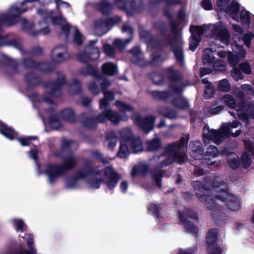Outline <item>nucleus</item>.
Segmentation results:
<instances>
[{"instance_id":"obj_58","label":"nucleus","mask_w":254,"mask_h":254,"mask_svg":"<svg viewBox=\"0 0 254 254\" xmlns=\"http://www.w3.org/2000/svg\"><path fill=\"white\" fill-rule=\"evenodd\" d=\"M162 177V172L161 171H158L153 173V178L154 180L156 183L158 187L160 186V182L161 177Z\"/></svg>"},{"instance_id":"obj_18","label":"nucleus","mask_w":254,"mask_h":254,"mask_svg":"<svg viewBox=\"0 0 254 254\" xmlns=\"http://www.w3.org/2000/svg\"><path fill=\"white\" fill-rule=\"evenodd\" d=\"M217 231L216 229L210 230L208 233L206 240L208 247L209 254H222L221 249L217 246H213L216 241Z\"/></svg>"},{"instance_id":"obj_9","label":"nucleus","mask_w":254,"mask_h":254,"mask_svg":"<svg viewBox=\"0 0 254 254\" xmlns=\"http://www.w3.org/2000/svg\"><path fill=\"white\" fill-rule=\"evenodd\" d=\"M188 143V139L182 137L179 142H176L169 144L165 149V155L162 157L164 158L161 164V167L166 166L173 162L182 163L185 162L187 155L183 149Z\"/></svg>"},{"instance_id":"obj_4","label":"nucleus","mask_w":254,"mask_h":254,"mask_svg":"<svg viewBox=\"0 0 254 254\" xmlns=\"http://www.w3.org/2000/svg\"><path fill=\"white\" fill-rule=\"evenodd\" d=\"M89 176L87 183L90 188L97 189L102 182H106L108 188L112 190L116 186L119 179V175L110 167H97L93 171L82 170L78 172L75 178L68 179L65 184L67 188L74 189L79 186V180Z\"/></svg>"},{"instance_id":"obj_21","label":"nucleus","mask_w":254,"mask_h":254,"mask_svg":"<svg viewBox=\"0 0 254 254\" xmlns=\"http://www.w3.org/2000/svg\"><path fill=\"white\" fill-rule=\"evenodd\" d=\"M202 144L198 141H194L190 144L191 148V156L196 160H200L202 158L203 150L201 148Z\"/></svg>"},{"instance_id":"obj_6","label":"nucleus","mask_w":254,"mask_h":254,"mask_svg":"<svg viewBox=\"0 0 254 254\" xmlns=\"http://www.w3.org/2000/svg\"><path fill=\"white\" fill-rule=\"evenodd\" d=\"M190 31L191 37L190 39V49L194 51L200 40V36L205 34L206 37L212 36L220 40L223 43L227 45L230 40V34L228 30L222 22L214 24H209L203 26H191Z\"/></svg>"},{"instance_id":"obj_1","label":"nucleus","mask_w":254,"mask_h":254,"mask_svg":"<svg viewBox=\"0 0 254 254\" xmlns=\"http://www.w3.org/2000/svg\"><path fill=\"white\" fill-rule=\"evenodd\" d=\"M98 84L101 85V89L104 95V97L100 101V108L101 113L95 120L88 119L84 123V125L88 127L92 128L93 126L92 124L95 122L103 123L109 120L114 124H118L121 121L127 120L128 118L127 113L131 112L133 109L132 107L121 101H117L115 106L119 112L113 111L110 107L109 102L114 100V95L112 92L105 90L110 86V81L100 75L94 81L88 83V89L93 93L98 94L100 92V88Z\"/></svg>"},{"instance_id":"obj_63","label":"nucleus","mask_w":254,"mask_h":254,"mask_svg":"<svg viewBox=\"0 0 254 254\" xmlns=\"http://www.w3.org/2000/svg\"><path fill=\"white\" fill-rule=\"evenodd\" d=\"M38 154V151L36 148L32 149L29 154V157L33 159L35 162L37 164V156Z\"/></svg>"},{"instance_id":"obj_37","label":"nucleus","mask_w":254,"mask_h":254,"mask_svg":"<svg viewBox=\"0 0 254 254\" xmlns=\"http://www.w3.org/2000/svg\"><path fill=\"white\" fill-rule=\"evenodd\" d=\"M232 50L234 52L239 56V58L244 59L246 57V51L244 49L243 46H240L236 43H234L232 45Z\"/></svg>"},{"instance_id":"obj_42","label":"nucleus","mask_w":254,"mask_h":254,"mask_svg":"<svg viewBox=\"0 0 254 254\" xmlns=\"http://www.w3.org/2000/svg\"><path fill=\"white\" fill-rule=\"evenodd\" d=\"M252 162L251 156L247 152H244L241 156V163L245 168L249 167Z\"/></svg>"},{"instance_id":"obj_15","label":"nucleus","mask_w":254,"mask_h":254,"mask_svg":"<svg viewBox=\"0 0 254 254\" xmlns=\"http://www.w3.org/2000/svg\"><path fill=\"white\" fill-rule=\"evenodd\" d=\"M245 107L247 109H243V106H239L236 114L239 118L244 120L246 124H249L248 118H254V104L250 102L246 104Z\"/></svg>"},{"instance_id":"obj_17","label":"nucleus","mask_w":254,"mask_h":254,"mask_svg":"<svg viewBox=\"0 0 254 254\" xmlns=\"http://www.w3.org/2000/svg\"><path fill=\"white\" fill-rule=\"evenodd\" d=\"M185 214L189 218L195 219L196 215L193 211L186 210L185 213L183 214L181 212H179V216L180 220L184 224L186 230L192 234H195L197 232V228L192 224L189 220L186 219L184 215Z\"/></svg>"},{"instance_id":"obj_52","label":"nucleus","mask_w":254,"mask_h":254,"mask_svg":"<svg viewBox=\"0 0 254 254\" xmlns=\"http://www.w3.org/2000/svg\"><path fill=\"white\" fill-rule=\"evenodd\" d=\"M239 66L240 69L242 70L245 73L248 74L251 73V67L248 62H245L241 63L239 64Z\"/></svg>"},{"instance_id":"obj_60","label":"nucleus","mask_w":254,"mask_h":254,"mask_svg":"<svg viewBox=\"0 0 254 254\" xmlns=\"http://www.w3.org/2000/svg\"><path fill=\"white\" fill-rule=\"evenodd\" d=\"M62 146L64 148H65L66 146L72 148L76 147L77 144L72 141L64 139L63 140Z\"/></svg>"},{"instance_id":"obj_55","label":"nucleus","mask_w":254,"mask_h":254,"mask_svg":"<svg viewBox=\"0 0 254 254\" xmlns=\"http://www.w3.org/2000/svg\"><path fill=\"white\" fill-rule=\"evenodd\" d=\"M49 125L52 128L55 129L59 128L61 127L60 121L56 117H51L49 119Z\"/></svg>"},{"instance_id":"obj_7","label":"nucleus","mask_w":254,"mask_h":254,"mask_svg":"<svg viewBox=\"0 0 254 254\" xmlns=\"http://www.w3.org/2000/svg\"><path fill=\"white\" fill-rule=\"evenodd\" d=\"M240 123L237 121L229 124L223 123L218 130L210 129L207 125H205L203 129V141L205 144H207L212 141L214 143L218 144L230 135L237 137L241 134V130H237L235 132H233V129L238 127Z\"/></svg>"},{"instance_id":"obj_53","label":"nucleus","mask_w":254,"mask_h":254,"mask_svg":"<svg viewBox=\"0 0 254 254\" xmlns=\"http://www.w3.org/2000/svg\"><path fill=\"white\" fill-rule=\"evenodd\" d=\"M254 37V34L252 33H246L243 38V40L244 44L248 48H249L251 45V40Z\"/></svg>"},{"instance_id":"obj_30","label":"nucleus","mask_w":254,"mask_h":254,"mask_svg":"<svg viewBox=\"0 0 254 254\" xmlns=\"http://www.w3.org/2000/svg\"><path fill=\"white\" fill-rule=\"evenodd\" d=\"M128 143L125 141H121L119 151L118 153V156L120 158H126L129 154V150L127 145Z\"/></svg>"},{"instance_id":"obj_44","label":"nucleus","mask_w":254,"mask_h":254,"mask_svg":"<svg viewBox=\"0 0 254 254\" xmlns=\"http://www.w3.org/2000/svg\"><path fill=\"white\" fill-rule=\"evenodd\" d=\"M100 8L103 14H106L112 10L113 6L106 1H104L100 4Z\"/></svg>"},{"instance_id":"obj_20","label":"nucleus","mask_w":254,"mask_h":254,"mask_svg":"<svg viewBox=\"0 0 254 254\" xmlns=\"http://www.w3.org/2000/svg\"><path fill=\"white\" fill-rule=\"evenodd\" d=\"M132 54V58L131 61L140 66H144L147 64L145 61L143 55L140 52L138 47H136L133 48L131 51Z\"/></svg>"},{"instance_id":"obj_36","label":"nucleus","mask_w":254,"mask_h":254,"mask_svg":"<svg viewBox=\"0 0 254 254\" xmlns=\"http://www.w3.org/2000/svg\"><path fill=\"white\" fill-rule=\"evenodd\" d=\"M218 89L223 92H229L231 89V84L227 79H223L219 81Z\"/></svg>"},{"instance_id":"obj_25","label":"nucleus","mask_w":254,"mask_h":254,"mask_svg":"<svg viewBox=\"0 0 254 254\" xmlns=\"http://www.w3.org/2000/svg\"><path fill=\"white\" fill-rule=\"evenodd\" d=\"M24 64L26 66L36 68L44 71H47L49 70L48 69L46 68L48 64V63H36L31 59H27L24 61Z\"/></svg>"},{"instance_id":"obj_13","label":"nucleus","mask_w":254,"mask_h":254,"mask_svg":"<svg viewBox=\"0 0 254 254\" xmlns=\"http://www.w3.org/2000/svg\"><path fill=\"white\" fill-rule=\"evenodd\" d=\"M64 83V76L62 72L58 73V82L50 83L46 87V92L48 95L53 96H59L61 94V87Z\"/></svg>"},{"instance_id":"obj_62","label":"nucleus","mask_w":254,"mask_h":254,"mask_svg":"<svg viewBox=\"0 0 254 254\" xmlns=\"http://www.w3.org/2000/svg\"><path fill=\"white\" fill-rule=\"evenodd\" d=\"M151 77L155 84L159 85L162 83V76L160 75L157 73H153Z\"/></svg>"},{"instance_id":"obj_23","label":"nucleus","mask_w":254,"mask_h":254,"mask_svg":"<svg viewBox=\"0 0 254 254\" xmlns=\"http://www.w3.org/2000/svg\"><path fill=\"white\" fill-rule=\"evenodd\" d=\"M130 145V148L134 153H138L143 151L142 141L139 137L133 138L128 142V145Z\"/></svg>"},{"instance_id":"obj_19","label":"nucleus","mask_w":254,"mask_h":254,"mask_svg":"<svg viewBox=\"0 0 254 254\" xmlns=\"http://www.w3.org/2000/svg\"><path fill=\"white\" fill-rule=\"evenodd\" d=\"M240 10L239 4L235 0H233L224 10L226 16L231 17L233 20L237 22L239 21L238 13Z\"/></svg>"},{"instance_id":"obj_8","label":"nucleus","mask_w":254,"mask_h":254,"mask_svg":"<svg viewBox=\"0 0 254 254\" xmlns=\"http://www.w3.org/2000/svg\"><path fill=\"white\" fill-rule=\"evenodd\" d=\"M77 161L76 157L70 155L66 157L62 165L47 164L42 170H40V167L37 164V170L39 174H44L48 177L50 184L54 183L57 179L61 176L65 171L70 169L74 167Z\"/></svg>"},{"instance_id":"obj_39","label":"nucleus","mask_w":254,"mask_h":254,"mask_svg":"<svg viewBox=\"0 0 254 254\" xmlns=\"http://www.w3.org/2000/svg\"><path fill=\"white\" fill-rule=\"evenodd\" d=\"M81 72L83 74H89L96 79L100 75L96 69L92 66L88 65L86 69H82Z\"/></svg>"},{"instance_id":"obj_31","label":"nucleus","mask_w":254,"mask_h":254,"mask_svg":"<svg viewBox=\"0 0 254 254\" xmlns=\"http://www.w3.org/2000/svg\"><path fill=\"white\" fill-rule=\"evenodd\" d=\"M214 59L213 51L210 49H205L203 51L202 62L204 64L212 63Z\"/></svg>"},{"instance_id":"obj_50","label":"nucleus","mask_w":254,"mask_h":254,"mask_svg":"<svg viewBox=\"0 0 254 254\" xmlns=\"http://www.w3.org/2000/svg\"><path fill=\"white\" fill-rule=\"evenodd\" d=\"M131 40V38H129L127 40L117 39L114 41V44L117 47L119 48H122L128 44L130 42Z\"/></svg>"},{"instance_id":"obj_22","label":"nucleus","mask_w":254,"mask_h":254,"mask_svg":"<svg viewBox=\"0 0 254 254\" xmlns=\"http://www.w3.org/2000/svg\"><path fill=\"white\" fill-rule=\"evenodd\" d=\"M0 132L9 139L17 138V134L12 128L1 123H0Z\"/></svg>"},{"instance_id":"obj_48","label":"nucleus","mask_w":254,"mask_h":254,"mask_svg":"<svg viewBox=\"0 0 254 254\" xmlns=\"http://www.w3.org/2000/svg\"><path fill=\"white\" fill-rule=\"evenodd\" d=\"M228 61L232 66L236 65L241 59L238 55H234L233 53H230L227 55Z\"/></svg>"},{"instance_id":"obj_40","label":"nucleus","mask_w":254,"mask_h":254,"mask_svg":"<svg viewBox=\"0 0 254 254\" xmlns=\"http://www.w3.org/2000/svg\"><path fill=\"white\" fill-rule=\"evenodd\" d=\"M80 90V84L77 79L73 80L69 85L68 91L70 94H75Z\"/></svg>"},{"instance_id":"obj_12","label":"nucleus","mask_w":254,"mask_h":254,"mask_svg":"<svg viewBox=\"0 0 254 254\" xmlns=\"http://www.w3.org/2000/svg\"><path fill=\"white\" fill-rule=\"evenodd\" d=\"M132 120L135 124L139 126L145 132H148L153 127L155 118L153 116H148L145 118H142L137 113H134L132 116Z\"/></svg>"},{"instance_id":"obj_5","label":"nucleus","mask_w":254,"mask_h":254,"mask_svg":"<svg viewBox=\"0 0 254 254\" xmlns=\"http://www.w3.org/2000/svg\"><path fill=\"white\" fill-rule=\"evenodd\" d=\"M168 75L171 80L170 91H153L151 94L156 99L171 102L176 107L185 109L189 107L187 100L181 93L183 91V85L178 72L173 67L168 69Z\"/></svg>"},{"instance_id":"obj_61","label":"nucleus","mask_w":254,"mask_h":254,"mask_svg":"<svg viewBox=\"0 0 254 254\" xmlns=\"http://www.w3.org/2000/svg\"><path fill=\"white\" fill-rule=\"evenodd\" d=\"M55 1L58 9H60L61 7H64L65 8L70 7V4L67 2L61 0H55Z\"/></svg>"},{"instance_id":"obj_38","label":"nucleus","mask_w":254,"mask_h":254,"mask_svg":"<svg viewBox=\"0 0 254 254\" xmlns=\"http://www.w3.org/2000/svg\"><path fill=\"white\" fill-rule=\"evenodd\" d=\"M159 112L166 117L170 119H175L177 117V114L174 110L165 107L160 108Z\"/></svg>"},{"instance_id":"obj_57","label":"nucleus","mask_w":254,"mask_h":254,"mask_svg":"<svg viewBox=\"0 0 254 254\" xmlns=\"http://www.w3.org/2000/svg\"><path fill=\"white\" fill-rule=\"evenodd\" d=\"M246 149L254 156V143H253L249 139L244 140Z\"/></svg>"},{"instance_id":"obj_45","label":"nucleus","mask_w":254,"mask_h":254,"mask_svg":"<svg viewBox=\"0 0 254 254\" xmlns=\"http://www.w3.org/2000/svg\"><path fill=\"white\" fill-rule=\"evenodd\" d=\"M230 156L232 157L228 159L229 165L231 168L236 169L240 165V162L238 161L237 156L235 154H231Z\"/></svg>"},{"instance_id":"obj_28","label":"nucleus","mask_w":254,"mask_h":254,"mask_svg":"<svg viewBox=\"0 0 254 254\" xmlns=\"http://www.w3.org/2000/svg\"><path fill=\"white\" fill-rule=\"evenodd\" d=\"M202 83L205 85V89L204 91V97L209 98L211 97L214 92V88L208 80L206 78L202 79Z\"/></svg>"},{"instance_id":"obj_3","label":"nucleus","mask_w":254,"mask_h":254,"mask_svg":"<svg viewBox=\"0 0 254 254\" xmlns=\"http://www.w3.org/2000/svg\"><path fill=\"white\" fill-rule=\"evenodd\" d=\"M38 14L41 15L43 21H40L37 24L28 23L26 19H22L21 22L23 28L30 35L35 36L39 35H47L50 32L47 23L45 21L49 20L54 24L61 25V32L60 35L64 38H67L69 30L74 32V42L77 45H81L84 39V36L75 27H70L68 23L62 17H56L54 16L53 11L48 12L42 9L37 11Z\"/></svg>"},{"instance_id":"obj_35","label":"nucleus","mask_w":254,"mask_h":254,"mask_svg":"<svg viewBox=\"0 0 254 254\" xmlns=\"http://www.w3.org/2000/svg\"><path fill=\"white\" fill-rule=\"evenodd\" d=\"M63 118L69 122H73L75 121L74 114L71 109H65L62 112Z\"/></svg>"},{"instance_id":"obj_16","label":"nucleus","mask_w":254,"mask_h":254,"mask_svg":"<svg viewBox=\"0 0 254 254\" xmlns=\"http://www.w3.org/2000/svg\"><path fill=\"white\" fill-rule=\"evenodd\" d=\"M51 58L53 62L57 63L64 62L69 58L66 47L63 45L56 47L52 51Z\"/></svg>"},{"instance_id":"obj_27","label":"nucleus","mask_w":254,"mask_h":254,"mask_svg":"<svg viewBox=\"0 0 254 254\" xmlns=\"http://www.w3.org/2000/svg\"><path fill=\"white\" fill-rule=\"evenodd\" d=\"M218 153L217 148L214 145H210L207 151H206V157L205 160L206 161V163L210 165L213 164L215 161H210L211 158L215 157Z\"/></svg>"},{"instance_id":"obj_2","label":"nucleus","mask_w":254,"mask_h":254,"mask_svg":"<svg viewBox=\"0 0 254 254\" xmlns=\"http://www.w3.org/2000/svg\"><path fill=\"white\" fill-rule=\"evenodd\" d=\"M193 186L199 200L204 202L208 209L214 208L218 202L225 203L227 208L232 211H238L241 208V199L230 193L225 182L218 177L214 178L210 188H206L198 181L194 182Z\"/></svg>"},{"instance_id":"obj_14","label":"nucleus","mask_w":254,"mask_h":254,"mask_svg":"<svg viewBox=\"0 0 254 254\" xmlns=\"http://www.w3.org/2000/svg\"><path fill=\"white\" fill-rule=\"evenodd\" d=\"M173 33L174 36L171 41V45L177 61L182 63L184 57L182 38L179 34L176 33L175 28H173Z\"/></svg>"},{"instance_id":"obj_11","label":"nucleus","mask_w":254,"mask_h":254,"mask_svg":"<svg viewBox=\"0 0 254 254\" xmlns=\"http://www.w3.org/2000/svg\"><path fill=\"white\" fill-rule=\"evenodd\" d=\"M98 42V40H91L88 45L86 46L84 51L79 53L77 56V59L82 63H86L89 60H95L99 59L100 52L99 49L95 46V44Z\"/></svg>"},{"instance_id":"obj_26","label":"nucleus","mask_w":254,"mask_h":254,"mask_svg":"<svg viewBox=\"0 0 254 254\" xmlns=\"http://www.w3.org/2000/svg\"><path fill=\"white\" fill-rule=\"evenodd\" d=\"M102 71L106 75L112 76L117 72V67L112 63H106L102 65Z\"/></svg>"},{"instance_id":"obj_56","label":"nucleus","mask_w":254,"mask_h":254,"mask_svg":"<svg viewBox=\"0 0 254 254\" xmlns=\"http://www.w3.org/2000/svg\"><path fill=\"white\" fill-rule=\"evenodd\" d=\"M103 49L106 54L110 57H113L115 55V50L112 46L109 44H105Z\"/></svg>"},{"instance_id":"obj_46","label":"nucleus","mask_w":254,"mask_h":254,"mask_svg":"<svg viewBox=\"0 0 254 254\" xmlns=\"http://www.w3.org/2000/svg\"><path fill=\"white\" fill-rule=\"evenodd\" d=\"M214 70L224 71L226 69V64L223 60H219L215 62L213 65Z\"/></svg>"},{"instance_id":"obj_43","label":"nucleus","mask_w":254,"mask_h":254,"mask_svg":"<svg viewBox=\"0 0 254 254\" xmlns=\"http://www.w3.org/2000/svg\"><path fill=\"white\" fill-rule=\"evenodd\" d=\"M231 74L233 78L236 81H238L239 80H242L245 77L243 74L237 67H233V69L231 72Z\"/></svg>"},{"instance_id":"obj_54","label":"nucleus","mask_w":254,"mask_h":254,"mask_svg":"<svg viewBox=\"0 0 254 254\" xmlns=\"http://www.w3.org/2000/svg\"><path fill=\"white\" fill-rule=\"evenodd\" d=\"M116 4L120 8L125 10L129 12V8L128 6V3L125 0H116Z\"/></svg>"},{"instance_id":"obj_10","label":"nucleus","mask_w":254,"mask_h":254,"mask_svg":"<svg viewBox=\"0 0 254 254\" xmlns=\"http://www.w3.org/2000/svg\"><path fill=\"white\" fill-rule=\"evenodd\" d=\"M120 20V17L117 16L110 18L108 21H103L102 19L96 20L90 26V31L95 35L102 36L107 32L109 26H113Z\"/></svg>"},{"instance_id":"obj_33","label":"nucleus","mask_w":254,"mask_h":254,"mask_svg":"<svg viewBox=\"0 0 254 254\" xmlns=\"http://www.w3.org/2000/svg\"><path fill=\"white\" fill-rule=\"evenodd\" d=\"M120 134L121 137L122 138L123 141H125L127 143L132 139V132L130 128L126 127L125 128L120 131Z\"/></svg>"},{"instance_id":"obj_24","label":"nucleus","mask_w":254,"mask_h":254,"mask_svg":"<svg viewBox=\"0 0 254 254\" xmlns=\"http://www.w3.org/2000/svg\"><path fill=\"white\" fill-rule=\"evenodd\" d=\"M252 17H254V15H252L248 11L242 10L241 11L240 17H239V21L241 22L243 26L248 28Z\"/></svg>"},{"instance_id":"obj_34","label":"nucleus","mask_w":254,"mask_h":254,"mask_svg":"<svg viewBox=\"0 0 254 254\" xmlns=\"http://www.w3.org/2000/svg\"><path fill=\"white\" fill-rule=\"evenodd\" d=\"M224 107L223 105H220L214 107H209L205 109L204 113L205 116L215 115L220 113L223 110Z\"/></svg>"},{"instance_id":"obj_32","label":"nucleus","mask_w":254,"mask_h":254,"mask_svg":"<svg viewBox=\"0 0 254 254\" xmlns=\"http://www.w3.org/2000/svg\"><path fill=\"white\" fill-rule=\"evenodd\" d=\"M222 99L226 105L229 108L234 109L236 107V100L232 95L225 94L223 96Z\"/></svg>"},{"instance_id":"obj_47","label":"nucleus","mask_w":254,"mask_h":254,"mask_svg":"<svg viewBox=\"0 0 254 254\" xmlns=\"http://www.w3.org/2000/svg\"><path fill=\"white\" fill-rule=\"evenodd\" d=\"M254 87L249 84H244L241 86V89L247 94L254 96V80L252 82Z\"/></svg>"},{"instance_id":"obj_64","label":"nucleus","mask_w":254,"mask_h":254,"mask_svg":"<svg viewBox=\"0 0 254 254\" xmlns=\"http://www.w3.org/2000/svg\"><path fill=\"white\" fill-rule=\"evenodd\" d=\"M201 5L205 10H210L212 7V5L210 0H203L201 3Z\"/></svg>"},{"instance_id":"obj_41","label":"nucleus","mask_w":254,"mask_h":254,"mask_svg":"<svg viewBox=\"0 0 254 254\" xmlns=\"http://www.w3.org/2000/svg\"><path fill=\"white\" fill-rule=\"evenodd\" d=\"M230 1V0H217L216 10L217 11L218 13H222L224 11Z\"/></svg>"},{"instance_id":"obj_59","label":"nucleus","mask_w":254,"mask_h":254,"mask_svg":"<svg viewBox=\"0 0 254 254\" xmlns=\"http://www.w3.org/2000/svg\"><path fill=\"white\" fill-rule=\"evenodd\" d=\"M36 137L33 136H28V137H24L22 138H18V140L20 143L21 145L22 146H26L28 145L29 144V141L32 139H36Z\"/></svg>"},{"instance_id":"obj_51","label":"nucleus","mask_w":254,"mask_h":254,"mask_svg":"<svg viewBox=\"0 0 254 254\" xmlns=\"http://www.w3.org/2000/svg\"><path fill=\"white\" fill-rule=\"evenodd\" d=\"M161 210V207L158 204H152L150 205L148 208V211L150 213L152 214H156L157 217L158 218V212Z\"/></svg>"},{"instance_id":"obj_49","label":"nucleus","mask_w":254,"mask_h":254,"mask_svg":"<svg viewBox=\"0 0 254 254\" xmlns=\"http://www.w3.org/2000/svg\"><path fill=\"white\" fill-rule=\"evenodd\" d=\"M12 222L17 231H21L22 232L24 230V228L26 227V225L23 220L21 219H13Z\"/></svg>"},{"instance_id":"obj_29","label":"nucleus","mask_w":254,"mask_h":254,"mask_svg":"<svg viewBox=\"0 0 254 254\" xmlns=\"http://www.w3.org/2000/svg\"><path fill=\"white\" fill-rule=\"evenodd\" d=\"M147 149L149 151H154L159 149L161 146L160 140L158 137H155L154 139L147 141Z\"/></svg>"}]
</instances>
